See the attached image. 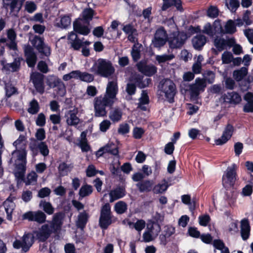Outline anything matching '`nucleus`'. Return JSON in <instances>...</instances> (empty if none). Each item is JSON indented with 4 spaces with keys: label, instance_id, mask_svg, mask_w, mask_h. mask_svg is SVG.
Masks as SVG:
<instances>
[{
    "label": "nucleus",
    "instance_id": "1",
    "mask_svg": "<svg viewBox=\"0 0 253 253\" xmlns=\"http://www.w3.org/2000/svg\"><path fill=\"white\" fill-rule=\"evenodd\" d=\"M26 142L25 136L23 135H20L18 138L13 143L16 148V150L12 153L10 162L15 163L16 169L15 172V175L19 180L22 179L26 171L27 154L26 150Z\"/></svg>",
    "mask_w": 253,
    "mask_h": 253
},
{
    "label": "nucleus",
    "instance_id": "2",
    "mask_svg": "<svg viewBox=\"0 0 253 253\" xmlns=\"http://www.w3.org/2000/svg\"><path fill=\"white\" fill-rule=\"evenodd\" d=\"M118 91L117 82H109L107 84L104 96H99L94 99V107L96 117H101L106 116V107L111 106L113 104Z\"/></svg>",
    "mask_w": 253,
    "mask_h": 253
},
{
    "label": "nucleus",
    "instance_id": "3",
    "mask_svg": "<svg viewBox=\"0 0 253 253\" xmlns=\"http://www.w3.org/2000/svg\"><path fill=\"white\" fill-rule=\"evenodd\" d=\"M62 216L60 213L55 214L51 221L48 224L42 226L38 231L35 232L37 238L41 241H45L53 232L60 230L62 224Z\"/></svg>",
    "mask_w": 253,
    "mask_h": 253
},
{
    "label": "nucleus",
    "instance_id": "4",
    "mask_svg": "<svg viewBox=\"0 0 253 253\" xmlns=\"http://www.w3.org/2000/svg\"><path fill=\"white\" fill-rule=\"evenodd\" d=\"M93 11L91 8L85 9L83 13V18H79L73 23L74 31L80 34L87 35L90 32L88 28L89 22L91 20Z\"/></svg>",
    "mask_w": 253,
    "mask_h": 253
},
{
    "label": "nucleus",
    "instance_id": "5",
    "mask_svg": "<svg viewBox=\"0 0 253 253\" xmlns=\"http://www.w3.org/2000/svg\"><path fill=\"white\" fill-rule=\"evenodd\" d=\"M114 68L110 61L99 59L90 68V71L103 77H108L114 72Z\"/></svg>",
    "mask_w": 253,
    "mask_h": 253
},
{
    "label": "nucleus",
    "instance_id": "6",
    "mask_svg": "<svg viewBox=\"0 0 253 253\" xmlns=\"http://www.w3.org/2000/svg\"><path fill=\"white\" fill-rule=\"evenodd\" d=\"M114 216L109 203L104 204L101 209L99 224L102 229H106L113 222Z\"/></svg>",
    "mask_w": 253,
    "mask_h": 253
},
{
    "label": "nucleus",
    "instance_id": "7",
    "mask_svg": "<svg viewBox=\"0 0 253 253\" xmlns=\"http://www.w3.org/2000/svg\"><path fill=\"white\" fill-rule=\"evenodd\" d=\"M159 87L168 101L172 102L176 92V87L173 82L170 80L165 79L160 82Z\"/></svg>",
    "mask_w": 253,
    "mask_h": 253
},
{
    "label": "nucleus",
    "instance_id": "8",
    "mask_svg": "<svg viewBox=\"0 0 253 253\" xmlns=\"http://www.w3.org/2000/svg\"><path fill=\"white\" fill-rule=\"evenodd\" d=\"M187 38L186 35L183 32L175 31L170 34L168 39L169 47L171 49L180 48L184 44Z\"/></svg>",
    "mask_w": 253,
    "mask_h": 253
},
{
    "label": "nucleus",
    "instance_id": "9",
    "mask_svg": "<svg viewBox=\"0 0 253 253\" xmlns=\"http://www.w3.org/2000/svg\"><path fill=\"white\" fill-rule=\"evenodd\" d=\"M237 167L236 164H233L228 167L222 176V184L225 187L232 186L236 179V169Z\"/></svg>",
    "mask_w": 253,
    "mask_h": 253
},
{
    "label": "nucleus",
    "instance_id": "10",
    "mask_svg": "<svg viewBox=\"0 0 253 253\" xmlns=\"http://www.w3.org/2000/svg\"><path fill=\"white\" fill-rule=\"evenodd\" d=\"M168 39L166 31L164 28L161 27L157 30L152 42L154 47L160 48L165 45L166 42L168 41Z\"/></svg>",
    "mask_w": 253,
    "mask_h": 253
},
{
    "label": "nucleus",
    "instance_id": "11",
    "mask_svg": "<svg viewBox=\"0 0 253 253\" xmlns=\"http://www.w3.org/2000/svg\"><path fill=\"white\" fill-rule=\"evenodd\" d=\"M31 43L40 52L43 53L45 56H47L50 54V48L44 43L42 38L36 36L31 40Z\"/></svg>",
    "mask_w": 253,
    "mask_h": 253
},
{
    "label": "nucleus",
    "instance_id": "12",
    "mask_svg": "<svg viewBox=\"0 0 253 253\" xmlns=\"http://www.w3.org/2000/svg\"><path fill=\"white\" fill-rule=\"evenodd\" d=\"M46 215L41 211H30L23 215V218L30 221H36L39 223H42L45 221Z\"/></svg>",
    "mask_w": 253,
    "mask_h": 253
},
{
    "label": "nucleus",
    "instance_id": "13",
    "mask_svg": "<svg viewBox=\"0 0 253 253\" xmlns=\"http://www.w3.org/2000/svg\"><path fill=\"white\" fill-rule=\"evenodd\" d=\"M203 32L211 37H213L216 34L223 32V29L220 21L215 20L213 25L207 23L204 27Z\"/></svg>",
    "mask_w": 253,
    "mask_h": 253
},
{
    "label": "nucleus",
    "instance_id": "14",
    "mask_svg": "<svg viewBox=\"0 0 253 253\" xmlns=\"http://www.w3.org/2000/svg\"><path fill=\"white\" fill-rule=\"evenodd\" d=\"M78 112L79 110L77 108H74L73 109L65 112L64 118L68 126H76L79 124L80 120L77 116Z\"/></svg>",
    "mask_w": 253,
    "mask_h": 253
},
{
    "label": "nucleus",
    "instance_id": "15",
    "mask_svg": "<svg viewBox=\"0 0 253 253\" xmlns=\"http://www.w3.org/2000/svg\"><path fill=\"white\" fill-rule=\"evenodd\" d=\"M31 81L34 84L36 90L40 94L43 93L44 86L43 76L38 73H33L31 75Z\"/></svg>",
    "mask_w": 253,
    "mask_h": 253
},
{
    "label": "nucleus",
    "instance_id": "16",
    "mask_svg": "<svg viewBox=\"0 0 253 253\" xmlns=\"http://www.w3.org/2000/svg\"><path fill=\"white\" fill-rule=\"evenodd\" d=\"M234 131V127L232 125L228 124L225 126L221 137L215 140V144L217 145H221L225 144L230 139Z\"/></svg>",
    "mask_w": 253,
    "mask_h": 253
},
{
    "label": "nucleus",
    "instance_id": "17",
    "mask_svg": "<svg viewBox=\"0 0 253 253\" xmlns=\"http://www.w3.org/2000/svg\"><path fill=\"white\" fill-rule=\"evenodd\" d=\"M206 86L205 81L199 78L195 80V83L190 86V91L191 96H197L201 91H204Z\"/></svg>",
    "mask_w": 253,
    "mask_h": 253
},
{
    "label": "nucleus",
    "instance_id": "18",
    "mask_svg": "<svg viewBox=\"0 0 253 253\" xmlns=\"http://www.w3.org/2000/svg\"><path fill=\"white\" fill-rule=\"evenodd\" d=\"M139 71L147 76H151L157 72V68L153 65H147L145 61H140L137 64Z\"/></svg>",
    "mask_w": 253,
    "mask_h": 253
},
{
    "label": "nucleus",
    "instance_id": "19",
    "mask_svg": "<svg viewBox=\"0 0 253 253\" xmlns=\"http://www.w3.org/2000/svg\"><path fill=\"white\" fill-rule=\"evenodd\" d=\"M109 153L113 155L118 154V150L115 144L109 142L104 147L100 148L96 153L97 157H101L104 153Z\"/></svg>",
    "mask_w": 253,
    "mask_h": 253
},
{
    "label": "nucleus",
    "instance_id": "20",
    "mask_svg": "<svg viewBox=\"0 0 253 253\" xmlns=\"http://www.w3.org/2000/svg\"><path fill=\"white\" fill-rule=\"evenodd\" d=\"M221 98L224 102L231 104H238L241 101L240 95L234 91L224 94Z\"/></svg>",
    "mask_w": 253,
    "mask_h": 253
},
{
    "label": "nucleus",
    "instance_id": "21",
    "mask_svg": "<svg viewBox=\"0 0 253 253\" xmlns=\"http://www.w3.org/2000/svg\"><path fill=\"white\" fill-rule=\"evenodd\" d=\"M25 53L27 64L30 67H34L36 62L37 57L32 48L30 46H26L25 48Z\"/></svg>",
    "mask_w": 253,
    "mask_h": 253
},
{
    "label": "nucleus",
    "instance_id": "22",
    "mask_svg": "<svg viewBox=\"0 0 253 253\" xmlns=\"http://www.w3.org/2000/svg\"><path fill=\"white\" fill-rule=\"evenodd\" d=\"M126 195L125 189L122 187H117L111 190L109 193L110 196V202L111 203L121 199Z\"/></svg>",
    "mask_w": 253,
    "mask_h": 253
},
{
    "label": "nucleus",
    "instance_id": "23",
    "mask_svg": "<svg viewBox=\"0 0 253 253\" xmlns=\"http://www.w3.org/2000/svg\"><path fill=\"white\" fill-rule=\"evenodd\" d=\"M3 206L6 212L7 219L11 220L12 218V213L15 207L13 202V198L11 197L8 198L3 203Z\"/></svg>",
    "mask_w": 253,
    "mask_h": 253
},
{
    "label": "nucleus",
    "instance_id": "24",
    "mask_svg": "<svg viewBox=\"0 0 253 253\" xmlns=\"http://www.w3.org/2000/svg\"><path fill=\"white\" fill-rule=\"evenodd\" d=\"M88 218V213L86 211H84L82 212H79L77 220L76 221L77 226L83 230L85 226Z\"/></svg>",
    "mask_w": 253,
    "mask_h": 253
},
{
    "label": "nucleus",
    "instance_id": "25",
    "mask_svg": "<svg viewBox=\"0 0 253 253\" xmlns=\"http://www.w3.org/2000/svg\"><path fill=\"white\" fill-rule=\"evenodd\" d=\"M250 233V226L247 219H244L241 221V234L242 239L246 240L249 238Z\"/></svg>",
    "mask_w": 253,
    "mask_h": 253
},
{
    "label": "nucleus",
    "instance_id": "26",
    "mask_svg": "<svg viewBox=\"0 0 253 253\" xmlns=\"http://www.w3.org/2000/svg\"><path fill=\"white\" fill-rule=\"evenodd\" d=\"M248 68L246 67L235 70L233 73L234 79L238 82L242 81L247 76L248 73Z\"/></svg>",
    "mask_w": 253,
    "mask_h": 253
},
{
    "label": "nucleus",
    "instance_id": "27",
    "mask_svg": "<svg viewBox=\"0 0 253 253\" xmlns=\"http://www.w3.org/2000/svg\"><path fill=\"white\" fill-rule=\"evenodd\" d=\"M206 42V38L203 35H197L192 39L193 45L195 49L198 50L201 49Z\"/></svg>",
    "mask_w": 253,
    "mask_h": 253
},
{
    "label": "nucleus",
    "instance_id": "28",
    "mask_svg": "<svg viewBox=\"0 0 253 253\" xmlns=\"http://www.w3.org/2000/svg\"><path fill=\"white\" fill-rule=\"evenodd\" d=\"M153 184L152 180H144L138 183L136 185L140 192H149L152 189Z\"/></svg>",
    "mask_w": 253,
    "mask_h": 253
},
{
    "label": "nucleus",
    "instance_id": "29",
    "mask_svg": "<svg viewBox=\"0 0 253 253\" xmlns=\"http://www.w3.org/2000/svg\"><path fill=\"white\" fill-rule=\"evenodd\" d=\"M21 59L20 57H16L11 63H6L3 65V68L11 71L16 72L19 69L20 66Z\"/></svg>",
    "mask_w": 253,
    "mask_h": 253
},
{
    "label": "nucleus",
    "instance_id": "30",
    "mask_svg": "<svg viewBox=\"0 0 253 253\" xmlns=\"http://www.w3.org/2000/svg\"><path fill=\"white\" fill-rule=\"evenodd\" d=\"M163 1L164 3L162 7L163 10H166L172 6H175L178 10L180 9L181 4L180 0H163Z\"/></svg>",
    "mask_w": 253,
    "mask_h": 253
},
{
    "label": "nucleus",
    "instance_id": "31",
    "mask_svg": "<svg viewBox=\"0 0 253 253\" xmlns=\"http://www.w3.org/2000/svg\"><path fill=\"white\" fill-rule=\"evenodd\" d=\"M147 230L156 238L161 231V226L158 223L151 222L148 224Z\"/></svg>",
    "mask_w": 253,
    "mask_h": 253
},
{
    "label": "nucleus",
    "instance_id": "32",
    "mask_svg": "<svg viewBox=\"0 0 253 253\" xmlns=\"http://www.w3.org/2000/svg\"><path fill=\"white\" fill-rule=\"evenodd\" d=\"M122 114L121 109L114 108L110 112L109 117L112 122H118L121 120Z\"/></svg>",
    "mask_w": 253,
    "mask_h": 253
},
{
    "label": "nucleus",
    "instance_id": "33",
    "mask_svg": "<svg viewBox=\"0 0 253 253\" xmlns=\"http://www.w3.org/2000/svg\"><path fill=\"white\" fill-rule=\"evenodd\" d=\"M22 241L23 246V251L26 252L33 243V237L30 234L25 235L23 236Z\"/></svg>",
    "mask_w": 253,
    "mask_h": 253
},
{
    "label": "nucleus",
    "instance_id": "34",
    "mask_svg": "<svg viewBox=\"0 0 253 253\" xmlns=\"http://www.w3.org/2000/svg\"><path fill=\"white\" fill-rule=\"evenodd\" d=\"M73 165L72 164H67L65 163H61L58 167V171L60 175L65 176L72 170Z\"/></svg>",
    "mask_w": 253,
    "mask_h": 253
},
{
    "label": "nucleus",
    "instance_id": "35",
    "mask_svg": "<svg viewBox=\"0 0 253 253\" xmlns=\"http://www.w3.org/2000/svg\"><path fill=\"white\" fill-rule=\"evenodd\" d=\"M92 192V187L87 184L83 185L79 190V199L82 200L83 198L89 196Z\"/></svg>",
    "mask_w": 253,
    "mask_h": 253
},
{
    "label": "nucleus",
    "instance_id": "36",
    "mask_svg": "<svg viewBox=\"0 0 253 253\" xmlns=\"http://www.w3.org/2000/svg\"><path fill=\"white\" fill-rule=\"evenodd\" d=\"M139 102L138 103V107L142 110H146L147 108L144 105L148 104L149 97L147 95V93L145 90H142L141 93V96L139 98Z\"/></svg>",
    "mask_w": 253,
    "mask_h": 253
},
{
    "label": "nucleus",
    "instance_id": "37",
    "mask_svg": "<svg viewBox=\"0 0 253 253\" xmlns=\"http://www.w3.org/2000/svg\"><path fill=\"white\" fill-rule=\"evenodd\" d=\"M151 80L150 78H144L143 77L139 76L135 80V84L140 88H145L148 86L151 83Z\"/></svg>",
    "mask_w": 253,
    "mask_h": 253
},
{
    "label": "nucleus",
    "instance_id": "38",
    "mask_svg": "<svg viewBox=\"0 0 253 253\" xmlns=\"http://www.w3.org/2000/svg\"><path fill=\"white\" fill-rule=\"evenodd\" d=\"M127 205L124 201H120L117 202L114 206L115 211L119 214H122L127 211Z\"/></svg>",
    "mask_w": 253,
    "mask_h": 253
},
{
    "label": "nucleus",
    "instance_id": "39",
    "mask_svg": "<svg viewBox=\"0 0 253 253\" xmlns=\"http://www.w3.org/2000/svg\"><path fill=\"white\" fill-rule=\"evenodd\" d=\"M213 246L216 249L220 251V253H230L228 248L225 246L224 243L220 240H214Z\"/></svg>",
    "mask_w": 253,
    "mask_h": 253
},
{
    "label": "nucleus",
    "instance_id": "40",
    "mask_svg": "<svg viewBox=\"0 0 253 253\" xmlns=\"http://www.w3.org/2000/svg\"><path fill=\"white\" fill-rule=\"evenodd\" d=\"M236 31V26L234 22L232 20H229L225 25L224 29H223V32L220 33V34H233Z\"/></svg>",
    "mask_w": 253,
    "mask_h": 253
},
{
    "label": "nucleus",
    "instance_id": "41",
    "mask_svg": "<svg viewBox=\"0 0 253 253\" xmlns=\"http://www.w3.org/2000/svg\"><path fill=\"white\" fill-rule=\"evenodd\" d=\"M168 186V182L165 180H164L156 185L153 189V191L154 193L156 194L162 193L167 190Z\"/></svg>",
    "mask_w": 253,
    "mask_h": 253
},
{
    "label": "nucleus",
    "instance_id": "42",
    "mask_svg": "<svg viewBox=\"0 0 253 253\" xmlns=\"http://www.w3.org/2000/svg\"><path fill=\"white\" fill-rule=\"evenodd\" d=\"M39 206L49 215H51L54 212V208L49 202L42 200L40 203Z\"/></svg>",
    "mask_w": 253,
    "mask_h": 253
},
{
    "label": "nucleus",
    "instance_id": "43",
    "mask_svg": "<svg viewBox=\"0 0 253 253\" xmlns=\"http://www.w3.org/2000/svg\"><path fill=\"white\" fill-rule=\"evenodd\" d=\"M63 82L58 77L51 76L47 79V84L51 88L57 87Z\"/></svg>",
    "mask_w": 253,
    "mask_h": 253
},
{
    "label": "nucleus",
    "instance_id": "44",
    "mask_svg": "<svg viewBox=\"0 0 253 253\" xmlns=\"http://www.w3.org/2000/svg\"><path fill=\"white\" fill-rule=\"evenodd\" d=\"M25 0H11L9 3H7L10 7L11 11L16 10L18 12L20 9L21 4Z\"/></svg>",
    "mask_w": 253,
    "mask_h": 253
},
{
    "label": "nucleus",
    "instance_id": "45",
    "mask_svg": "<svg viewBox=\"0 0 253 253\" xmlns=\"http://www.w3.org/2000/svg\"><path fill=\"white\" fill-rule=\"evenodd\" d=\"M40 109V106L38 101L34 99H33L29 104V107L28 109V111L31 114H37Z\"/></svg>",
    "mask_w": 253,
    "mask_h": 253
},
{
    "label": "nucleus",
    "instance_id": "46",
    "mask_svg": "<svg viewBox=\"0 0 253 253\" xmlns=\"http://www.w3.org/2000/svg\"><path fill=\"white\" fill-rule=\"evenodd\" d=\"M173 54L157 55L156 56V60L159 64L165 63L167 61H170L174 58Z\"/></svg>",
    "mask_w": 253,
    "mask_h": 253
},
{
    "label": "nucleus",
    "instance_id": "47",
    "mask_svg": "<svg viewBox=\"0 0 253 253\" xmlns=\"http://www.w3.org/2000/svg\"><path fill=\"white\" fill-rule=\"evenodd\" d=\"M80 75V71L75 70L73 71L69 74L64 75L63 76V80L65 81H68L72 79L79 80Z\"/></svg>",
    "mask_w": 253,
    "mask_h": 253
},
{
    "label": "nucleus",
    "instance_id": "48",
    "mask_svg": "<svg viewBox=\"0 0 253 253\" xmlns=\"http://www.w3.org/2000/svg\"><path fill=\"white\" fill-rule=\"evenodd\" d=\"M38 178V175L35 171H32L29 173L25 180L26 185L34 184L36 183Z\"/></svg>",
    "mask_w": 253,
    "mask_h": 253
},
{
    "label": "nucleus",
    "instance_id": "49",
    "mask_svg": "<svg viewBox=\"0 0 253 253\" xmlns=\"http://www.w3.org/2000/svg\"><path fill=\"white\" fill-rule=\"evenodd\" d=\"M214 44L218 51H221L226 45V41L222 38L217 37L214 39Z\"/></svg>",
    "mask_w": 253,
    "mask_h": 253
},
{
    "label": "nucleus",
    "instance_id": "50",
    "mask_svg": "<svg viewBox=\"0 0 253 253\" xmlns=\"http://www.w3.org/2000/svg\"><path fill=\"white\" fill-rule=\"evenodd\" d=\"M71 19L69 16H64L61 18L60 22L58 23L59 27L67 28L71 25Z\"/></svg>",
    "mask_w": 253,
    "mask_h": 253
},
{
    "label": "nucleus",
    "instance_id": "51",
    "mask_svg": "<svg viewBox=\"0 0 253 253\" xmlns=\"http://www.w3.org/2000/svg\"><path fill=\"white\" fill-rule=\"evenodd\" d=\"M79 80L83 82L90 83L94 80V76L89 73L80 71Z\"/></svg>",
    "mask_w": 253,
    "mask_h": 253
},
{
    "label": "nucleus",
    "instance_id": "52",
    "mask_svg": "<svg viewBox=\"0 0 253 253\" xmlns=\"http://www.w3.org/2000/svg\"><path fill=\"white\" fill-rule=\"evenodd\" d=\"M38 148L41 154L43 156H47L49 154V150L47 145L44 142L38 143Z\"/></svg>",
    "mask_w": 253,
    "mask_h": 253
},
{
    "label": "nucleus",
    "instance_id": "53",
    "mask_svg": "<svg viewBox=\"0 0 253 253\" xmlns=\"http://www.w3.org/2000/svg\"><path fill=\"white\" fill-rule=\"evenodd\" d=\"M203 76L204 78V80L207 81L209 84L212 83L214 81L215 74L212 71H206L203 74Z\"/></svg>",
    "mask_w": 253,
    "mask_h": 253
},
{
    "label": "nucleus",
    "instance_id": "54",
    "mask_svg": "<svg viewBox=\"0 0 253 253\" xmlns=\"http://www.w3.org/2000/svg\"><path fill=\"white\" fill-rule=\"evenodd\" d=\"M240 2L238 0H230L229 2H226L227 7L232 12L236 10Z\"/></svg>",
    "mask_w": 253,
    "mask_h": 253
},
{
    "label": "nucleus",
    "instance_id": "55",
    "mask_svg": "<svg viewBox=\"0 0 253 253\" xmlns=\"http://www.w3.org/2000/svg\"><path fill=\"white\" fill-rule=\"evenodd\" d=\"M243 80L242 84H241L240 85L242 87L243 89L246 90H248L250 88V84L253 82V77L252 76H248Z\"/></svg>",
    "mask_w": 253,
    "mask_h": 253
},
{
    "label": "nucleus",
    "instance_id": "56",
    "mask_svg": "<svg viewBox=\"0 0 253 253\" xmlns=\"http://www.w3.org/2000/svg\"><path fill=\"white\" fill-rule=\"evenodd\" d=\"M199 223L203 226H206L210 221V216L207 214H203L199 216Z\"/></svg>",
    "mask_w": 253,
    "mask_h": 253
},
{
    "label": "nucleus",
    "instance_id": "57",
    "mask_svg": "<svg viewBox=\"0 0 253 253\" xmlns=\"http://www.w3.org/2000/svg\"><path fill=\"white\" fill-rule=\"evenodd\" d=\"M37 9V5L36 4L31 1H27L25 4V9L28 13H32L34 12Z\"/></svg>",
    "mask_w": 253,
    "mask_h": 253
},
{
    "label": "nucleus",
    "instance_id": "58",
    "mask_svg": "<svg viewBox=\"0 0 253 253\" xmlns=\"http://www.w3.org/2000/svg\"><path fill=\"white\" fill-rule=\"evenodd\" d=\"M144 130L139 127H135L132 131L133 136L135 139H140L144 133Z\"/></svg>",
    "mask_w": 253,
    "mask_h": 253
},
{
    "label": "nucleus",
    "instance_id": "59",
    "mask_svg": "<svg viewBox=\"0 0 253 253\" xmlns=\"http://www.w3.org/2000/svg\"><path fill=\"white\" fill-rule=\"evenodd\" d=\"M145 222L142 219L138 220L135 223L133 224V226L136 230L140 232L145 226Z\"/></svg>",
    "mask_w": 253,
    "mask_h": 253
},
{
    "label": "nucleus",
    "instance_id": "60",
    "mask_svg": "<svg viewBox=\"0 0 253 253\" xmlns=\"http://www.w3.org/2000/svg\"><path fill=\"white\" fill-rule=\"evenodd\" d=\"M111 122L108 120H103L99 125V128L101 131L106 132L110 127Z\"/></svg>",
    "mask_w": 253,
    "mask_h": 253
},
{
    "label": "nucleus",
    "instance_id": "61",
    "mask_svg": "<svg viewBox=\"0 0 253 253\" xmlns=\"http://www.w3.org/2000/svg\"><path fill=\"white\" fill-rule=\"evenodd\" d=\"M5 92L7 97H9L13 94H15L17 90L15 87L11 85V84H6L5 85Z\"/></svg>",
    "mask_w": 253,
    "mask_h": 253
},
{
    "label": "nucleus",
    "instance_id": "62",
    "mask_svg": "<svg viewBox=\"0 0 253 253\" xmlns=\"http://www.w3.org/2000/svg\"><path fill=\"white\" fill-rule=\"evenodd\" d=\"M233 59L232 53L229 52H224L222 55V62L224 64L230 63Z\"/></svg>",
    "mask_w": 253,
    "mask_h": 253
},
{
    "label": "nucleus",
    "instance_id": "63",
    "mask_svg": "<svg viewBox=\"0 0 253 253\" xmlns=\"http://www.w3.org/2000/svg\"><path fill=\"white\" fill-rule=\"evenodd\" d=\"M228 232L231 234H234L238 232V223L237 221L231 222L228 226Z\"/></svg>",
    "mask_w": 253,
    "mask_h": 253
},
{
    "label": "nucleus",
    "instance_id": "64",
    "mask_svg": "<svg viewBox=\"0 0 253 253\" xmlns=\"http://www.w3.org/2000/svg\"><path fill=\"white\" fill-rule=\"evenodd\" d=\"M207 13L209 17L214 18L218 15V10L216 7L211 6L209 8Z\"/></svg>",
    "mask_w": 253,
    "mask_h": 253
}]
</instances>
